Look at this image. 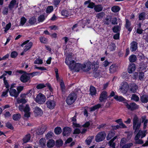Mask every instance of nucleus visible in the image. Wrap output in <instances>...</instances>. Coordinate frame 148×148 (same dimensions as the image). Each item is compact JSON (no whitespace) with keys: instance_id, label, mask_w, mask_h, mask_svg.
<instances>
[{"instance_id":"nucleus-1","label":"nucleus","mask_w":148,"mask_h":148,"mask_svg":"<svg viewBox=\"0 0 148 148\" xmlns=\"http://www.w3.org/2000/svg\"><path fill=\"white\" fill-rule=\"evenodd\" d=\"M133 128L134 130V133L136 134L138 132L135 136L134 140H137L141 137V138L144 137L146 135V130L142 131L139 130L141 125V123L139 122V118L136 116H135L133 120Z\"/></svg>"},{"instance_id":"nucleus-2","label":"nucleus","mask_w":148,"mask_h":148,"mask_svg":"<svg viewBox=\"0 0 148 148\" xmlns=\"http://www.w3.org/2000/svg\"><path fill=\"white\" fill-rule=\"evenodd\" d=\"M76 98L77 96L75 93H71L67 98L66 102L69 105H71L75 102Z\"/></svg>"},{"instance_id":"nucleus-3","label":"nucleus","mask_w":148,"mask_h":148,"mask_svg":"<svg viewBox=\"0 0 148 148\" xmlns=\"http://www.w3.org/2000/svg\"><path fill=\"white\" fill-rule=\"evenodd\" d=\"M125 105L129 110L133 111L136 110L138 108V106L134 102L129 103L128 101L124 102Z\"/></svg>"},{"instance_id":"nucleus-4","label":"nucleus","mask_w":148,"mask_h":148,"mask_svg":"<svg viewBox=\"0 0 148 148\" xmlns=\"http://www.w3.org/2000/svg\"><path fill=\"white\" fill-rule=\"evenodd\" d=\"M106 136V134L104 132H101L96 135L95 140L96 142H99L103 140Z\"/></svg>"},{"instance_id":"nucleus-5","label":"nucleus","mask_w":148,"mask_h":148,"mask_svg":"<svg viewBox=\"0 0 148 148\" xmlns=\"http://www.w3.org/2000/svg\"><path fill=\"white\" fill-rule=\"evenodd\" d=\"M46 99V97L44 95L41 93H39L37 95L35 101L38 103L42 104L45 102Z\"/></svg>"},{"instance_id":"nucleus-6","label":"nucleus","mask_w":148,"mask_h":148,"mask_svg":"<svg viewBox=\"0 0 148 148\" xmlns=\"http://www.w3.org/2000/svg\"><path fill=\"white\" fill-rule=\"evenodd\" d=\"M20 79L22 82L26 83L30 80V76L28 73L25 72V73L23 74L21 76Z\"/></svg>"},{"instance_id":"nucleus-7","label":"nucleus","mask_w":148,"mask_h":148,"mask_svg":"<svg viewBox=\"0 0 148 148\" xmlns=\"http://www.w3.org/2000/svg\"><path fill=\"white\" fill-rule=\"evenodd\" d=\"M29 41V40L25 41L21 45V46L22 47H24V45H25L24 48V51H27L31 48L32 45L33 43L32 42H30L28 43Z\"/></svg>"},{"instance_id":"nucleus-8","label":"nucleus","mask_w":148,"mask_h":148,"mask_svg":"<svg viewBox=\"0 0 148 148\" xmlns=\"http://www.w3.org/2000/svg\"><path fill=\"white\" fill-rule=\"evenodd\" d=\"M108 98V97L107 92L106 91H103L100 94L99 100L101 102H105Z\"/></svg>"},{"instance_id":"nucleus-9","label":"nucleus","mask_w":148,"mask_h":148,"mask_svg":"<svg viewBox=\"0 0 148 148\" xmlns=\"http://www.w3.org/2000/svg\"><path fill=\"white\" fill-rule=\"evenodd\" d=\"M46 104L47 107L50 109H53L56 105V102L54 100L49 99L47 101Z\"/></svg>"},{"instance_id":"nucleus-10","label":"nucleus","mask_w":148,"mask_h":148,"mask_svg":"<svg viewBox=\"0 0 148 148\" xmlns=\"http://www.w3.org/2000/svg\"><path fill=\"white\" fill-rule=\"evenodd\" d=\"M129 88L128 84L126 83L123 84L120 86L119 90L122 93L125 94L128 91Z\"/></svg>"},{"instance_id":"nucleus-11","label":"nucleus","mask_w":148,"mask_h":148,"mask_svg":"<svg viewBox=\"0 0 148 148\" xmlns=\"http://www.w3.org/2000/svg\"><path fill=\"white\" fill-rule=\"evenodd\" d=\"M125 26L127 30L130 32H131L133 28L132 26L131 22L127 18H125Z\"/></svg>"},{"instance_id":"nucleus-12","label":"nucleus","mask_w":148,"mask_h":148,"mask_svg":"<svg viewBox=\"0 0 148 148\" xmlns=\"http://www.w3.org/2000/svg\"><path fill=\"white\" fill-rule=\"evenodd\" d=\"M46 86L48 88L50 91H51L52 90V89L51 86V85L49 83H47L45 84H39L37 85L36 88L38 89H41L44 88L46 87Z\"/></svg>"},{"instance_id":"nucleus-13","label":"nucleus","mask_w":148,"mask_h":148,"mask_svg":"<svg viewBox=\"0 0 148 148\" xmlns=\"http://www.w3.org/2000/svg\"><path fill=\"white\" fill-rule=\"evenodd\" d=\"M130 50L132 52L136 51L138 49V43L133 41L130 43Z\"/></svg>"},{"instance_id":"nucleus-14","label":"nucleus","mask_w":148,"mask_h":148,"mask_svg":"<svg viewBox=\"0 0 148 148\" xmlns=\"http://www.w3.org/2000/svg\"><path fill=\"white\" fill-rule=\"evenodd\" d=\"M18 2L16 0H12L10 1L8 6V8L12 10L14 6L16 5L15 8H17L18 6Z\"/></svg>"},{"instance_id":"nucleus-15","label":"nucleus","mask_w":148,"mask_h":148,"mask_svg":"<svg viewBox=\"0 0 148 148\" xmlns=\"http://www.w3.org/2000/svg\"><path fill=\"white\" fill-rule=\"evenodd\" d=\"M9 92L11 96L14 97L15 98L17 97L19 95V93H18L15 89H13L12 88H10Z\"/></svg>"},{"instance_id":"nucleus-16","label":"nucleus","mask_w":148,"mask_h":148,"mask_svg":"<svg viewBox=\"0 0 148 148\" xmlns=\"http://www.w3.org/2000/svg\"><path fill=\"white\" fill-rule=\"evenodd\" d=\"M71 132V129L68 127H65L63 130V135L64 136H68Z\"/></svg>"},{"instance_id":"nucleus-17","label":"nucleus","mask_w":148,"mask_h":148,"mask_svg":"<svg viewBox=\"0 0 148 148\" xmlns=\"http://www.w3.org/2000/svg\"><path fill=\"white\" fill-rule=\"evenodd\" d=\"M30 108L29 105L27 104L25 106V110L24 112V117L25 118H28L30 116V113L29 112Z\"/></svg>"},{"instance_id":"nucleus-18","label":"nucleus","mask_w":148,"mask_h":148,"mask_svg":"<svg viewBox=\"0 0 148 148\" xmlns=\"http://www.w3.org/2000/svg\"><path fill=\"white\" fill-rule=\"evenodd\" d=\"M136 68L135 64L134 63L130 64L128 69V72L130 73H132L134 71Z\"/></svg>"},{"instance_id":"nucleus-19","label":"nucleus","mask_w":148,"mask_h":148,"mask_svg":"<svg viewBox=\"0 0 148 148\" xmlns=\"http://www.w3.org/2000/svg\"><path fill=\"white\" fill-rule=\"evenodd\" d=\"M34 112L35 114L37 116H41L43 114L42 110L38 107H36L34 108Z\"/></svg>"},{"instance_id":"nucleus-20","label":"nucleus","mask_w":148,"mask_h":148,"mask_svg":"<svg viewBox=\"0 0 148 148\" xmlns=\"http://www.w3.org/2000/svg\"><path fill=\"white\" fill-rule=\"evenodd\" d=\"M117 69V67L115 64H112L109 68V71L110 73H114L116 72Z\"/></svg>"},{"instance_id":"nucleus-21","label":"nucleus","mask_w":148,"mask_h":148,"mask_svg":"<svg viewBox=\"0 0 148 148\" xmlns=\"http://www.w3.org/2000/svg\"><path fill=\"white\" fill-rule=\"evenodd\" d=\"M142 122L143 123V129L145 130L147 127V124L148 123V120L146 119V116H143L141 117Z\"/></svg>"},{"instance_id":"nucleus-22","label":"nucleus","mask_w":148,"mask_h":148,"mask_svg":"<svg viewBox=\"0 0 148 148\" xmlns=\"http://www.w3.org/2000/svg\"><path fill=\"white\" fill-rule=\"evenodd\" d=\"M138 88V86L137 85L135 84H133L130 86L129 90L132 92L135 93L136 91Z\"/></svg>"},{"instance_id":"nucleus-23","label":"nucleus","mask_w":148,"mask_h":148,"mask_svg":"<svg viewBox=\"0 0 148 148\" xmlns=\"http://www.w3.org/2000/svg\"><path fill=\"white\" fill-rule=\"evenodd\" d=\"M76 63L75 62L74 60H71L68 62V64H66L69 66V68L71 70H73L75 68V65Z\"/></svg>"},{"instance_id":"nucleus-24","label":"nucleus","mask_w":148,"mask_h":148,"mask_svg":"<svg viewBox=\"0 0 148 148\" xmlns=\"http://www.w3.org/2000/svg\"><path fill=\"white\" fill-rule=\"evenodd\" d=\"M46 130V128L42 127L40 129H37L36 130V133L37 134L42 135L43 134Z\"/></svg>"},{"instance_id":"nucleus-25","label":"nucleus","mask_w":148,"mask_h":148,"mask_svg":"<svg viewBox=\"0 0 148 148\" xmlns=\"http://www.w3.org/2000/svg\"><path fill=\"white\" fill-rule=\"evenodd\" d=\"M114 98L116 101L119 102H123L124 103V102L127 101L125 98L121 96H118L117 95H116L114 97Z\"/></svg>"},{"instance_id":"nucleus-26","label":"nucleus","mask_w":148,"mask_h":148,"mask_svg":"<svg viewBox=\"0 0 148 148\" xmlns=\"http://www.w3.org/2000/svg\"><path fill=\"white\" fill-rule=\"evenodd\" d=\"M46 140L45 139L41 138L39 141V145L42 148H44L46 146Z\"/></svg>"},{"instance_id":"nucleus-27","label":"nucleus","mask_w":148,"mask_h":148,"mask_svg":"<svg viewBox=\"0 0 148 148\" xmlns=\"http://www.w3.org/2000/svg\"><path fill=\"white\" fill-rule=\"evenodd\" d=\"M31 138V135L28 134L26 135L23 138V141L24 143H27L29 141Z\"/></svg>"},{"instance_id":"nucleus-28","label":"nucleus","mask_w":148,"mask_h":148,"mask_svg":"<svg viewBox=\"0 0 148 148\" xmlns=\"http://www.w3.org/2000/svg\"><path fill=\"white\" fill-rule=\"evenodd\" d=\"M47 145L48 147H52L55 145V141L52 139L50 140L47 142Z\"/></svg>"},{"instance_id":"nucleus-29","label":"nucleus","mask_w":148,"mask_h":148,"mask_svg":"<svg viewBox=\"0 0 148 148\" xmlns=\"http://www.w3.org/2000/svg\"><path fill=\"white\" fill-rule=\"evenodd\" d=\"M141 101L143 103H147L148 101V97L145 95H143L140 97Z\"/></svg>"},{"instance_id":"nucleus-30","label":"nucleus","mask_w":148,"mask_h":148,"mask_svg":"<svg viewBox=\"0 0 148 148\" xmlns=\"http://www.w3.org/2000/svg\"><path fill=\"white\" fill-rule=\"evenodd\" d=\"M90 94L92 96L95 95L96 90L95 87L92 86H91L90 88Z\"/></svg>"},{"instance_id":"nucleus-31","label":"nucleus","mask_w":148,"mask_h":148,"mask_svg":"<svg viewBox=\"0 0 148 148\" xmlns=\"http://www.w3.org/2000/svg\"><path fill=\"white\" fill-rule=\"evenodd\" d=\"M34 94V92L32 90H30L27 91L26 94H23L21 95V97H24L26 95H28L29 97H31L32 95H33Z\"/></svg>"},{"instance_id":"nucleus-32","label":"nucleus","mask_w":148,"mask_h":148,"mask_svg":"<svg viewBox=\"0 0 148 148\" xmlns=\"http://www.w3.org/2000/svg\"><path fill=\"white\" fill-rule=\"evenodd\" d=\"M121 29V26L119 25H116L114 27L112 28V30L114 33H119Z\"/></svg>"},{"instance_id":"nucleus-33","label":"nucleus","mask_w":148,"mask_h":148,"mask_svg":"<svg viewBox=\"0 0 148 148\" xmlns=\"http://www.w3.org/2000/svg\"><path fill=\"white\" fill-rule=\"evenodd\" d=\"M129 60L131 62H135L137 60V58L136 55H132L129 57Z\"/></svg>"},{"instance_id":"nucleus-34","label":"nucleus","mask_w":148,"mask_h":148,"mask_svg":"<svg viewBox=\"0 0 148 148\" xmlns=\"http://www.w3.org/2000/svg\"><path fill=\"white\" fill-rule=\"evenodd\" d=\"M36 19L34 16L29 18L28 22L31 25H34L36 23Z\"/></svg>"},{"instance_id":"nucleus-35","label":"nucleus","mask_w":148,"mask_h":148,"mask_svg":"<svg viewBox=\"0 0 148 148\" xmlns=\"http://www.w3.org/2000/svg\"><path fill=\"white\" fill-rule=\"evenodd\" d=\"M94 9L96 12H99L102 10L103 7L101 5H95Z\"/></svg>"},{"instance_id":"nucleus-36","label":"nucleus","mask_w":148,"mask_h":148,"mask_svg":"<svg viewBox=\"0 0 148 148\" xmlns=\"http://www.w3.org/2000/svg\"><path fill=\"white\" fill-rule=\"evenodd\" d=\"M16 101L17 103L18 104L22 103V104H23L26 103L27 101L26 100L25 98H17L16 99Z\"/></svg>"},{"instance_id":"nucleus-37","label":"nucleus","mask_w":148,"mask_h":148,"mask_svg":"<svg viewBox=\"0 0 148 148\" xmlns=\"http://www.w3.org/2000/svg\"><path fill=\"white\" fill-rule=\"evenodd\" d=\"M94 138V136H90L88 137L85 141L86 143L88 145H90Z\"/></svg>"},{"instance_id":"nucleus-38","label":"nucleus","mask_w":148,"mask_h":148,"mask_svg":"<svg viewBox=\"0 0 148 148\" xmlns=\"http://www.w3.org/2000/svg\"><path fill=\"white\" fill-rule=\"evenodd\" d=\"M61 14L63 16L68 17L70 15V14L67 10H62Z\"/></svg>"},{"instance_id":"nucleus-39","label":"nucleus","mask_w":148,"mask_h":148,"mask_svg":"<svg viewBox=\"0 0 148 148\" xmlns=\"http://www.w3.org/2000/svg\"><path fill=\"white\" fill-rule=\"evenodd\" d=\"M21 116L20 114H14L12 116V119L15 121H18L21 118Z\"/></svg>"},{"instance_id":"nucleus-40","label":"nucleus","mask_w":148,"mask_h":148,"mask_svg":"<svg viewBox=\"0 0 148 148\" xmlns=\"http://www.w3.org/2000/svg\"><path fill=\"white\" fill-rule=\"evenodd\" d=\"M114 135V132L110 131L109 132L107 136V140H109L113 137Z\"/></svg>"},{"instance_id":"nucleus-41","label":"nucleus","mask_w":148,"mask_h":148,"mask_svg":"<svg viewBox=\"0 0 148 148\" xmlns=\"http://www.w3.org/2000/svg\"><path fill=\"white\" fill-rule=\"evenodd\" d=\"M120 10V8L118 6H115L112 7L111 8L112 11L114 12H117Z\"/></svg>"},{"instance_id":"nucleus-42","label":"nucleus","mask_w":148,"mask_h":148,"mask_svg":"<svg viewBox=\"0 0 148 148\" xmlns=\"http://www.w3.org/2000/svg\"><path fill=\"white\" fill-rule=\"evenodd\" d=\"M75 66V68L74 70L78 72L81 68L82 64L79 63H76Z\"/></svg>"},{"instance_id":"nucleus-43","label":"nucleus","mask_w":148,"mask_h":148,"mask_svg":"<svg viewBox=\"0 0 148 148\" xmlns=\"http://www.w3.org/2000/svg\"><path fill=\"white\" fill-rule=\"evenodd\" d=\"M145 14L144 12L140 13L138 16L139 20L143 21L145 18Z\"/></svg>"},{"instance_id":"nucleus-44","label":"nucleus","mask_w":148,"mask_h":148,"mask_svg":"<svg viewBox=\"0 0 148 148\" xmlns=\"http://www.w3.org/2000/svg\"><path fill=\"white\" fill-rule=\"evenodd\" d=\"M101 107V104H98L90 108V111H93L96 110L99 108Z\"/></svg>"},{"instance_id":"nucleus-45","label":"nucleus","mask_w":148,"mask_h":148,"mask_svg":"<svg viewBox=\"0 0 148 148\" xmlns=\"http://www.w3.org/2000/svg\"><path fill=\"white\" fill-rule=\"evenodd\" d=\"M45 19V16L43 14L40 15L38 18V21L39 23L42 22Z\"/></svg>"},{"instance_id":"nucleus-46","label":"nucleus","mask_w":148,"mask_h":148,"mask_svg":"<svg viewBox=\"0 0 148 148\" xmlns=\"http://www.w3.org/2000/svg\"><path fill=\"white\" fill-rule=\"evenodd\" d=\"M53 7L52 6H49L47 7L46 10L47 14H49L52 12L53 10Z\"/></svg>"},{"instance_id":"nucleus-47","label":"nucleus","mask_w":148,"mask_h":148,"mask_svg":"<svg viewBox=\"0 0 148 148\" xmlns=\"http://www.w3.org/2000/svg\"><path fill=\"white\" fill-rule=\"evenodd\" d=\"M54 132L56 134H60L62 132V130L61 128L59 127H56L55 129Z\"/></svg>"},{"instance_id":"nucleus-48","label":"nucleus","mask_w":148,"mask_h":148,"mask_svg":"<svg viewBox=\"0 0 148 148\" xmlns=\"http://www.w3.org/2000/svg\"><path fill=\"white\" fill-rule=\"evenodd\" d=\"M131 99L136 101H138L139 100V97L136 94H132L131 97Z\"/></svg>"},{"instance_id":"nucleus-49","label":"nucleus","mask_w":148,"mask_h":148,"mask_svg":"<svg viewBox=\"0 0 148 148\" xmlns=\"http://www.w3.org/2000/svg\"><path fill=\"white\" fill-rule=\"evenodd\" d=\"M27 19L24 17H22L21 18L20 25L23 26L26 23Z\"/></svg>"},{"instance_id":"nucleus-50","label":"nucleus","mask_w":148,"mask_h":148,"mask_svg":"<svg viewBox=\"0 0 148 148\" xmlns=\"http://www.w3.org/2000/svg\"><path fill=\"white\" fill-rule=\"evenodd\" d=\"M81 68L82 69L84 70L85 71H89L91 69L90 66H86V65L84 64L83 66L82 65Z\"/></svg>"},{"instance_id":"nucleus-51","label":"nucleus","mask_w":148,"mask_h":148,"mask_svg":"<svg viewBox=\"0 0 148 148\" xmlns=\"http://www.w3.org/2000/svg\"><path fill=\"white\" fill-rule=\"evenodd\" d=\"M105 15V14L104 12H101L97 14L96 15V16L97 18L98 19H101L102 18H103V17Z\"/></svg>"},{"instance_id":"nucleus-52","label":"nucleus","mask_w":148,"mask_h":148,"mask_svg":"<svg viewBox=\"0 0 148 148\" xmlns=\"http://www.w3.org/2000/svg\"><path fill=\"white\" fill-rule=\"evenodd\" d=\"M53 133L51 132H49L46 135V137L47 139H49L50 138H51L53 137Z\"/></svg>"},{"instance_id":"nucleus-53","label":"nucleus","mask_w":148,"mask_h":148,"mask_svg":"<svg viewBox=\"0 0 148 148\" xmlns=\"http://www.w3.org/2000/svg\"><path fill=\"white\" fill-rule=\"evenodd\" d=\"M63 143L62 140H58L56 141V145L58 147H59L62 146Z\"/></svg>"},{"instance_id":"nucleus-54","label":"nucleus","mask_w":148,"mask_h":148,"mask_svg":"<svg viewBox=\"0 0 148 148\" xmlns=\"http://www.w3.org/2000/svg\"><path fill=\"white\" fill-rule=\"evenodd\" d=\"M40 40L41 43H46L47 41V39L44 37H41L40 38Z\"/></svg>"},{"instance_id":"nucleus-55","label":"nucleus","mask_w":148,"mask_h":148,"mask_svg":"<svg viewBox=\"0 0 148 148\" xmlns=\"http://www.w3.org/2000/svg\"><path fill=\"white\" fill-rule=\"evenodd\" d=\"M6 127L8 129L11 130H13L14 129V127L11 124V123L9 122H8L5 123Z\"/></svg>"},{"instance_id":"nucleus-56","label":"nucleus","mask_w":148,"mask_h":148,"mask_svg":"<svg viewBox=\"0 0 148 148\" xmlns=\"http://www.w3.org/2000/svg\"><path fill=\"white\" fill-rule=\"evenodd\" d=\"M111 18H106L104 21V24L107 25H109L111 22Z\"/></svg>"},{"instance_id":"nucleus-57","label":"nucleus","mask_w":148,"mask_h":148,"mask_svg":"<svg viewBox=\"0 0 148 148\" xmlns=\"http://www.w3.org/2000/svg\"><path fill=\"white\" fill-rule=\"evenodd\" d=\"M71 55H68L65 59V62L66 64H68V62L71 60Z\"/></svg>"},{"instance_id":"nucleus-58","label":"nucleus","mask_w":148,"mask_h":148,"mask_svg":"<svg viewBox=\"0 0 148 148\" xmlns=\"http://www.w3.org/2000/svg\"><path fill=\"white\" fill-rule=\"evenodd\" d=\"M133 145V144L132 143L127 144L124 145L122 148H130Z\"/></svg>"},{"instance_id":"nucleus-59","label":"nucleus","mask_w":148,"mask_h":148,"mask_svg":"<svg viewBox=\"0 0 148 148\" xmlns=\"http://www.w3.org/2000/svg\"><path fill=\"white\" fill-rule=\"evenodd\" d=\"M9 90V89H7L5 91L3 92L1 96L3 97H7L8 96L7 93Z\"/></svg>"},{"instance_id":"nucleus-60","label":"nucleus","mask_w":148,"mask_h":148,"mask_svg":"<svg viewBox=\"0 0 148 148\" xmlns=\"http://www.w3.org/2000/svg\"><path fill=\"white\" fill-rule=\"evenodd\" d=\"M116 46L114 43H113L110 45V50L111 51H113L115 49Z\"/></svg>"},{"instance_id":"nucleus-61","label":"nucleus","mask_w":148,"mask_h":148,"mask_svg":"<svg viewBox=\"0 0 148 148\" xmlns=\"http://www.w3.org/2000/svg\"><path fill=\"white\" fill-rule=\"evenodd\" d=\"M35 64H41L42 63V60L40 58L37 59L34 62Z\"/></svg>"},{"instance_id":"nucleus-62","label":"nucleus","mask_w":148,"mask_h":148,"mask_svg":"<svg viewBox=\"0 0 148 148\" xmlns=\"http://www.w3.org/2000/svg\"><path fill=\"white\" fill-rule=\"evenodd\" d=\"M61 0H53V3L55 7H57L59 5Z\"/></svg>"},{"instance_id":"nucleus-63","label":"nucleus","mask_w":148,"mask_h":148,"mask_svg":"<svg viewBox=\"0 0 148 148\" xmlns=\"http://www.w3.org/2000/svg\"><path fill=\"white\" fill-rule=\"evenodd\" d=\"M60 85L62 91H64L65 90V85L64 82L61 81L60 83Z\"/></svg>"},{"instance_id":"nucleus-64","label":"nucleus","mask_w":148,"mask_h":148,"mask_svg":"<svg viewBox=\"0 0 148 148\" xmlns=\"http://www.w3.org/2000/svg\"><path fill=\"white\" fill-rule=\"evenodd\" d=\"M135 140V143L136 144H142L144 143L142 139H138L137 140Z\"/></svg>"}]
</instances>
